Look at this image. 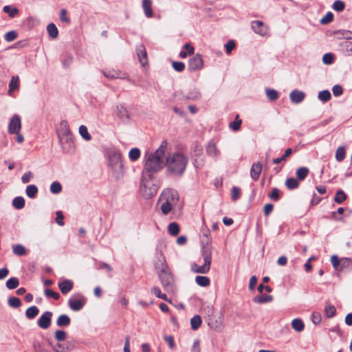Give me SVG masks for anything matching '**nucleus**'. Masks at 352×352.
I'll return each instance as SVG.
<instances>
[{
	"label": "nucleus",
	"mask_w": 352,
	"mask_h": 352,
	"mask_svg": "<svg viewBox=\"0 0 352 352\" xmlns=\"http://www.w3.org/2000/svg\"><path fill=\"white\" fill-rule=\"evenodd\" d=\"M167 150L168 143L166 141H163L155 151L146 153L142 173L154 175L160 171L165 165L164 159Z\"/></svg>",
	"instance_id": "obj_1"
},
{
	"label": "nucleus",
	"mask_w": 352,
	"mask_h": 352,
	"mask_svg": "<svg viewBox=\"0 0 352 352\" xmlns=\"http://www.w3.org/2000/svg\"><path fill=\"white\" fill-rule=\"evenodd\" d=\"M155 268L158 274L164 289L173 292L174 289V278L168 266L165 257L160 252L155 263Z\"/></svg>",
	"instance_id": "obj_2"
},
{
	"label": "nucleus",
	"mask_w": 352,
	"mask_h": 352,
	"mask_svg": "<svg viewBox=\"0 0 352 352\" xmlns=\"http://www.w3.org/2000/svg\"><path fill=\"white\" fill-rule=\"evenodd\" d=\"M188 160L181 153H173L166 157L165 166L168 174L181 176L184 173Z\"/></svg>",
	"instance_id": "obj_3"
},
{
	"label": "nucleus",
	"mask_w": 352,
	"mask_h": 352,
	"mask_svg": "<svg viewBox=\"0 0 352 352\" xmlns=\"http://www.w3.org/2000/svg\"><path fill=\"white\" fill-rule=\"evenodd\" d=\"M179 196L178 192L173 189H166L163 191L159 198L161 202L160 209L163 214H168L179 201Z\"/></svg>",
	"instance_id": "obj_4"
},
{
	"label": "nucleus",
	"mask_w": 352,
	"mask_h": 352,
	"mask_svg": "<svg viewBox=\"0 0 352 352\" xmlns=\"http://www.w3.org/2000/svg\"><path fill=\"white\" fill-rule=\"evenodd\" d=\"M108 166L115 178L119 179L124 174V165L121 153L116 150H109L107 154Z\"/></svg>",
	"instance_id": "obj_5"
},
{
	"label": "nucleus",
	"mask_w": 352,
	"mask_h": 352,
	"mask_svg": "<svg viewBox=\"0 0 352 352\" xmlns=\"http://www.w3.org/2000/svg\"><path fill=\"white\" fill-rule=\"evenodd\" d=\"M158 188V184L154 179L153 175L142 173L140 192L146 199H150L155 196L157 192Z\"/></svg>",
	"instance_id": "obj_6"
},
{
	"label": "nucleus",
	"mask_w": 352,
	"mask_h": 352,
	"mask_svg": "<svg viewBox=\"0 0 352 352\" xmlns=\"http://www.w3.org/2000/svg\"><path fill=\"white\" fill-rule=\"evenodd\" d=\"M201 254L204 261L202 265H199L195 263H192L191 270L195 273L206 274L210 269L212 262V250L210 246H204Z\"/></svg>",
	"instance_id": "obj_7"
},
{
	"label": "nucleus",
	"mask_w": 352,
	"mask_h": 352,
	"mask_svg": "<svg viewBox=\"0 0 352 352\" xmlns=\"http://www.w3.org/2000/svg\"><path fill=\"white\" fill-rule=\"evenodd\" d=\"M85 303V298L80 295L78 296H74L71 298L68 301L69 308L74 311L80 310Z\"/></svg>",
	"instance_id": "obj_8"
},
{
	"label": "nucleus",
	"mask_w": 352,
	"mask_h": 352,
	"mask_svg": "<svg viewBox=\"0 0 352 352\" xmlns=\"http://www.w3.org/2000/svg\"><path fill=\"white\" fill-rule=\"evenodd\" d=\"M21 129V120L19 115H14L8 124V133L10 134H14L20 132Z\"/></svg>",
	"instance_id": "obj_9"
},
{
	"label": "nucleus",
	"mask_w": 352,
	"mask_h": 352,
	"mask_svg": "<svg viewBox=\"0 0 352 352\" xmlns=\"http://www.w3.org/2000/svg\"><path fill=\"white\" fill-rule=\"evenodd\" d=\"M204 61L200 54H197L192 58H190L188 63V67L190 71L199 70L203 67Z\"/></svg>",
	"instance_id": "obj_10"
},
{
	"label": "nucleus",
	"mask_w": 352,
	"mask_h": 352,
	"mask_svg": "<svg viewBox=\"0 0 352 352\" xmlns=\"http://www.w3.org/2000/svg\"><path fill=\"white\" fill-rule=\"evenodd\" d=\"M59 142L65 153H69L74 150V144L72 135L58 138Z\"/></svg>",
	"instance_id": "obj_11"
},
{
	"label": "nucleus",
	"mask_w": 352,
	"mask_h": 352,
	"mask_svg": "<svg viewBox=\"0 0 352 352\" xmlns=\"http://www.w3.org/2000/svg\"><path fill=\"white\" fill-rule=\"evenodd\" d=\"M52 313L51 311H45L38 320V325L43 329H47L51 324Z\"/></svg>",
	"instance_id": "obj_12"
},
{
	"label": "nucleus",
	"mask_w": 352,
	"mask_h": 352,
	"mask_svg": "<svg viewBox=\"0 0 352 352\" xmlns=\"http://www.w3.org/2000/svg\"><path fill=\"white\" fill-rule=\"evenodd\" d=\"M251 27L254 32L261 36H265L267 34V28L264 25L261 21H254L251 23Z\"/></svg>",
	"instance_id": "obj_13"
},
{
	"label": "nucleus",
	"mask_w": 352,
	"mask_h": 352,
	"mask_svg": "<svg viewBox=\"0 0 352 352\" xmlns=\"http://www.w3.org/2000/svg\"><path fill=\"white\" fill-rule=\"evenodd\" d=\"M58 138L72 135L69 129V126L66 120H63L57 130Z\"/></svg>",
	"instance_id": "obj_14"
},
{
	"label": "nucleus",
	"mask_w": 352,
	"mask_h": 352,
	"mask_svg": "<svg viewBox=\"0 0 352 352\" xmlns=\"http://www.w3.org/2000/svg\"><path fill=\"white\" fill-rule=\"evenodd\" d=\"M137 55L141 65L143 67H145L148 63V59L147 54L144 46L141 45L137 47Z\"/></svg>",
	"instance_id": "obj_15"
},
{
	"label": "nucleus",
	"mask_w": 352,
	"mask_h": 352,
	"mask_svg": "<svg viewBox=\"0 0 352 352\" xmlns=\"http://www.w3.org/2000/svg\"><path fill=\"white\" fill-rule=\"evenodd\" d=\"M74 283L70 280H64L58 283V288L63 295L68 294L73 288Z\"/></svg>",
	"instance_id": "obj_16"
},
{
	"label": "nucleus",
	"mask_w": 352,
	"mask_h": 352,
	"mask_svg": "<svg viewBox=\"0 0 352 352\" xmlns=\"http://www.w3.org/2000/svg\"><path fill=\"white\" fill-rule=\"evenodd\" d=\"M340 51L344 55L352 56V42L344 41L339 45Z\"/></svg>",
	"instance_id": "obj_17"
},
{
	"label": "nucleus",
	"mask_w": 352,
	"mask_h": 352,
	"mask_svg": "<svg viewBox=\"0 0 352 352\" xmlns=\"http://www.w3.org/2000/svg\"><path fill=\"white\" fill-rule=\"evenodd\" d=\"M262 170V164L260 162L254 163L250 170V176L254 181L258 180Z\"/></svg>",
	"instance_id": "obj_18"
},
{
	"label": "nucleus",
	"mask_w": 352,
	"mask_h": 352,
	"mask_svg": "<svg viewBox=\"0 0 352 352\" xmlns=\"http://www.w3.org/2000/svg\"><path fill=\"white\" fill-rule=\"evenodd\" d=\"M51 345L56 352H69L73 348V345L69 342L66 344L51 343Z\"/></svg>",
	"instance_id": "obj_19"
},
{
	"label": "nucleus",
	"mask_w": 352,
	"mask_h": 352,
	"mask_svg": "<svg viewBox=\"0 0 352 352\" xmlns=\"http://www.w3.org/2000/svg\"><path fill=\"white\" fill-rule=\"evenodd\" d=\"M289 97L294 103H299L303 100L305 94L302 91L295 89L290 93Z\"/></svg>",
	"instance_id": "obj_20"
},
{
	"label": "nucleus",
	"mask_w": 352,
	"mask_h": 352,
	"mask_svg": "<svg viewBox=\"0 0 352 352\" xmlns=\"http://www.w3.org/2000/svg\"><path fill=\"white\" fill-rule=\"evenodd\" d=\"M152 2L151 0H143L142 1V8L145 16L147 18H151L153 16L152 10Z\"/></svg>",
	"instance_id": "obj_21"
},
{
	"label": "nucleus",
	"mask_w": 352,
	"mask_h": 352,
	"mask_svg": "<svg viewBox=\"0 0 352 352\" xmlns=\"http://www.w3.org/2000/svg\"><path fill=\"white\" fill-rule=\"evenodd\" d=\"M273 297L271 295H262V296H256L253 298V301L256 303L263 304L266 302H270L272 301Z\"/></svg>",
	"instance_id": "obj_22"
},
{
	"label": "nucleus",
	"mask_w": 352,
	"mask_h": 352,
	"mask_svg": "<svg viewBox=\"0 0 352 352\" xmlns=\"http://www.w3.org/2000/svg\"><path fill=\"white\" fill-rule=\"evenodd\" d=\"M70 322H71V320H70L69 317L65 314L60 315L56 320V324L58 327L68 326L70 324Z\"/></svg>",
	"instance_id": "obj_23"
},
{
	"label": "nucleus",
	"mask_w": 352,
	"mask_h": 352,
	"mask_svg": "<svg viewBox=\"0 0 352 352\" xmlns=\"http://www.w3.org/2000/svg\"><path fill=\"white\" fill-rule=\"evenodd\" d=\"M347 197V195L342 190H338L336 193L333 201L338 204H341L346 200Z\"/></svg>",
	"instance_id": "obj_24"
},
{
	"label": "nucleus",
	"mask_w": 352,
	"mask_h": 352,
	"mask_svg": "<svg viewBox=\"0 0 352 352\" xmlns=\"http://www.w3.org/2000/svg\"><path fill=\"white\" fill-rule=\"evenodd\" d=\"M12 250L13 253L19 256H25L27 254V250L21 244L14 245L12 246Z\"/></svg>",
	"instance_id": "obj_25"
},
{
	"label": "nucleus",
	"mask_w": 352,
	"mask_h": 352,
	"mask_svg": "<svg viewBox=\"0 0 352 352\" xmlns=\"http://www.w3.org/2000/svg\"><path fill=\"white\" fill-rule=\"evenodd\" d=\"M206 153L209 156L217 157L218 155V151L215 144L210 142L206 146Z\"/></svg>",
	"instance_id": "obj_26"
},
{
	"label": "nucleus",
	"mask_w": 352,
	"mask_h": 352,
	"mask_svg": "<svg viewBox=\"0 0 352 352\" xmlns=\"http://www.w3.org/2000/svg\"><path fill=\"white\" fill-rule=\"evenodd\" d=\"M309 170L307 167H300L296 170V177L298 180H304L308 175Z\"/></svg>",
	"instance_id": "obj_27"
},
{
	"label": "nucleus",
	"mask_w": 352,
	"mask_h": 352,
	"mask_svg": "<svg viewBox=\"0 0 352 352\" xmlns=\"http://www.w3.org/2000/svg\"><path fill=\"white\" fill-rule=\"evenodd\" d=\"M292 327L297 332L302 331L305 328L302 320L299 318H296L292 320Z\"/></svg>",
	"instance_id": "obj_28"
},
{
	"label": "nucleus",
	"mask_w": 352,
	"mask_h": 352,
	"mask_svg": "<svg viewBox=\"0 0 352 352\" xmlns=\"http://www.w3.org/2000/svg\"><path fill=\"white\" fill-rule=\"evenodd\" d=\"M104 76L109 78H122L124 77V74H121L120 72L116 70H109L104 72Z\"/></svg>",
	"instance_id": "obj_29"
},
{
	"label": "nucleus",
	"mask_w": 352,
	"mask_h": 352,
	"mask_svg": "<svg viewBox=\"0 0 352 352\" xmlns=\"http://www.w3.org/2000/svg\"><path fill=\"white\" fill-rule=\"evenodd\" d=\"M38 312L39 310L37 307L32 306L26 310L25 316L29 319H33L38 315Z\"/></svg>",
	"instance_id": "obj_30"
},
{
	"label": "nucleus",
	"mask_w": 352,
	"mask_h": 352,
	"mask_svg": "<svg viewBox=\"0 0 352 352\" xmlns=\"http://www.w3.org/2000/svg\"><path fill=\"white\" fill-rule=\"evenodd\" d=\"M202 320L199 315L194 316L190 319L191 328L193 330H197L201 324Z\"/></svg>",
	"instance_id": "obj_31"
},
{
	"label": "nucleus",
	"mask_w": 352,
	"mask_h": 352,
	"mask_svg": "<svg viewBox=\"0 0 352 352\" xmlns=\"http://www.w3.org/2000/svg\"><path fill=\"white\" fill-rule=\"evenodd\" d=\"M195 280L197 285L201 287H208L210 283V278L204 276H197Z\"/></svg>",
	"instance_id": "obj_32"
},
{
	"label": "nucleus",
	"mask_w": 352,
	"mask_h": 352,
	"mask_svg": "<svg viewBox=\"0 0 352 352\" xmlns=\"http://www.w3.org/2000/svg\"><path fill=\"white\" fill-rule=\"evenodd\" d=\"M47 30L50 37H52V38H57L58 34V30L54 23H50L47 27Z\"/></svg>",
	"instance_id": "obj_33"
},
{
	"label": "nucleus",
	"mask_w": 352,
	"mask_h": 352,
	"mask_svg": "<svg viewBox=\"0 0 352 352\" xmlns=\"http://www.w3.org/2000/svg\"><path fill=\"white\" fill-rule=\"evenodd\" d=\"M3 10L5 13L8 14L10 18L15 17L19 13V10L16 8H12L10 6H5Z\"/></svg>",
	"instance_id": "obj_34"
},
{
	"label": "nucleus",
	"mask_w": 352,
	"mask_h": 352,
	"mask_svg": "<svg viewBox=\"0 0 352 352\" xmlns=\"http://www.w3.org/2000/svg\"><path fill=\"white\" fill-rule=\"evenodd\" d=\"M13 206L17 209H22L25 206V199L22 197H16L12 201Z\"/></svg>",
	"instance_id": "obj_35"
},
{
	"label": "nucleus",
	"mask_w": 352,
	"mask_h": 352,
	"mask_svg": "<svg viewBox=\"0 0 352 352\" xmlns=\"http://www.w3.org/2000/svg\"><path fill=\"white\" fill-rule=\"evenodd\" d=\"M26 195L30 198H34L36 197L38 192V188L35 185H29L27 186L25 190Z\"/></svg>",
	"instance_id": "obj_36"
},
{
	"label": "nucleus",
	"mask_w": 352,
	"mask_h": 352,
	"mask_svg": "<svg viewBox=\"0 0 352 352\" xmlns=\"http://www.w3.org/2000/svg\"><path fill=\"white\" fill-rule=\"evenodd\" d=\"M19 285V280L16 277L9 278L6 282V287L9 289H16Z\"/></svg>",
	"instance_id": "obj_37"
},
{
	"label": "nucleus",
	"mask_w": 352,
	"mask_h": 352,
	"mask_svg": "<svg viewBox=\"0 0 352 352\" xmlns=\"http://www.w3.org/2000/svg\"><path fill=\"white\" fill-rule=\"evenodd\" d=\"M285 186L288 189L292 190L298 188L299 183L296 179L291 177L286 179Z\"/></svg>",
	"instance_id": "obj_38"
},
{
	"label": "nucleus",
	"mask_w": 352,
	"mask_h": 352,
	"mask_svg": "<svg viewBox=\"0 0 352 352\" xmlns=\"http://www.w3.org/2000/svg\"><path fill=\"white\" fill-rule=\"evenodd\" d=\"M241 123L242 121L241 119H239V116L237 114L235 116L234 121L230 122L229 126L233 131H236L240 129Z\"/></svg>",
	"instance_id": "obj_39"
},
{
	"label": "nucleus",
	"mask_w": 352,
	"mask_h": 352,
	"mask_svg": "<svg viewBox=\"0 0 352 352\" xmlns=\"http://www.w3.org/2000/svg\"><path fill=\"white\" fill-rule=\"evenodd\" d=\"M340 267V270H343L346 268L352 270V259L348 258H341Z\"/></svg>",
	"instance_id": "obj_40"
},
{
	"label": "nucleus",
	"mask_w": 352,
	"mask_h": 352,
	"mask_svg": "<svg viewBox=\"0 0 352 352\" xmlns=\"http://www.w3.org/2000/svg\"><path fill=\"white\" fill-rule=\"evenodd\" d=\"M140 156V151L138 148H133L129 153V157L132 162H135L139 159Z\"/></svg>",
	"instance_id": "obj_41"
},
{
	"label": "nucleus",
	"mask_w": 352,
	"mask_h": 352,
	"mask_svg": "<svg viewBox=\"0 0 352 352\" xmlns=\"http://www.w3.org/2000/svg\"><path fill=\"white\" fill-rule=\"evenodd\" d=\"M79 133L82 136V138L87 141H89L91 139V137L88 132L87 128L85 125L80 126Z\"/></svg>",
	"instance_id": "obj_42"
},
{
	"label": "nucleus",
	"mask_w": 352,
	"mask_h": 352,
	"mask_svg": "<svg viewBox=\"0 0 352 352\" xmlns=\"http://www.w3.org/2000/svg\"><path fill=\"white\" fill-rule=\"evenodd\" d=\"M318 99L323 102H326L331 98V94L327 89H324L318 94Z\"/></svg>",
	"instance_id": "obj_43"
},
{
	"label": "nucleus",
	"mask_w": 352,
	"mask_h": 352,
	"mask_svg": "<svg viewBox=\"0 0 352 352\" xmlns=\"http://www.w3.org/2000/svg\"><path fill=\"white\" fill-rule=\"evenodd\" d=\"M345 148L343 146H340L337 148L336 152V159L338 162H342L345 157Z\"/></svg>",
	"instance_id": "obj_44"
},
{
	"label": "nucleus",
	"mask_w": 352,
	"mask_h": 352,
	"mask_svg": "<svg viewBox=\"0 0 352 352\" xmlns=\"http://www.w3.org/2000/svg\"><path fill=\"white\" fill-rule=\"evenodd\" d=\"M336 307L331 305H328L324 308L325 316L329 318L333 317L336 314Z\"/></svg>",
	"instance_id": "obj_45"
},
{
	"label": "nucleus",
	"mask_w": 352,
	"mask_h": 352,
	"mask_svg": "<svg viewBox=\"0 0 352 352\" xmlns=\"http://www.w3.org/2000/svg\"><path fill=\"white\" fill-rule=\"evenodd\" d=\"M168 232L173 236L177 235L179 232V225L175 222L170 223L168 225Z\"/></svg>",
	"instance_id": "obj_46"
},
{
	"label": "nucleus",
	"mask_w": 352,
	"mask_h": 352,
	"mask_svg": "<svg viewBox=\"0 0 352 352\" xmlns=\"http://www.w3.org/2000/svg\"><path fill=\"white\" fill-rule=\"evenodd\" d=\"M62 190V186L58 182H54L50 186V191L52 193L58 194Z\"/></svg>",
	"instance_id": "obj_47"
},
{
	"label": "nucleus",
	"mask_w": 352,
	"mask_h": 352,
	"mask_svg": "<svg viewBox=\"0 0 352 352\" xmlns=\"http://www.w3.org/2000/svg\"><path fill=\"white\" fill-rule=\"evenodd\" d=\"M8 305L14 308H18L21 305V301L19 298L11 297L8 299Z\"/></svg>",
	"instance_id": "obj_48"
},
{
	"label": "nucleus",
	"mask_w": 352,
	"mask_h": 352,
	"mask_svg": "<svg viewBox=\"0 0 352 352\" xmlns=\"http://www.w3.org/2000/svg\"><path fill=\"white\" fill-rule=\"evenodd\" d=\"M266 96L269 100L273 101L278 99L279 94L275 89H266Z\"/></svg>",
	"instance_id": "obj_49"
},
{
	"label": "nucleus",
	"mask_w": 352,
	"mask_h": 352,
	"mask_svg": "<svg viewBox=\"0 0 352 352\" xmlns=\"http://www.w3.org/2000/svg\"><path fill=\"white\" fill-rule=\"evenodd\" d=\"M334 56L331 53L324 54L322 56V62L324 65H331L333 62Z\"/></svg>",
	"instance_id": "obj_50"
},
{
	"label": "nucleus",
	"mask_w": 352,
	"mask_h": 352,
	"mask_svg": "<svg viewBox=\"0 0 352 352\" xmlns=\"http://www.w3.org/2000/svg\"><path fill=\"white\" fill-rule=\"evenodd\" d=\"M331 262L332 263L333 267L336 270L340 271V262L341 259H339V258L336 255H333L331 257Z\"/></svg>",
	"instance_id": "obj_51"
},
{
	"label": "nucleus",
	"mask_w": 352,
	"mask_h": 352,
	"mask_svg": "<svg viewBox=\"0 0 352 352\" xmlns=\"http://www.w3.org/2000/svg\"><path fill=\"white\" fill-rule=\"evenodd\" d=\"M333 9L337 12H341L344 9V3L340 0H336L333 4Z\"/></svg>",
	"instance_id": "obj_52"
},
{
	"label": "nucleus",
	"mask_w": 352,
	"mask_h": 352,
	"mask_svg": "<svg viewBox=\"0 0 352 352\" xmlns=\"http://www.w3.org/2000/svg\"><path fill=\"white\" fill-rule=\"evenodd\" d=\"M45 294L47 298H52L54 300H58L60 298V295L58 292H54L52 289H47L45 290Z\"/></svg>",
	"instance_id": "obj_53"
},
{
	"label": "nucleus",
	"mask_w": 352,
	"mask_h": 352,
	"mask_svg": "<svg viewBox=\"0 0 352 352\" xmlns=\"http://www.w3.org/2000/svg\"><path fill=\"white\" fill-rule=\"evenodd\" d=\"M241 190L238 187L233 186L231 190V197L233 201H236L240 197Z\"/></svg>",
	"instance_id": "obj_54"
},
{
	"label": "nucleus",
	"mask_w": 352,
	"mask_h": 352,
	"mask_svg": "<svg viewBox=\"0 0 352 352\" xmlns=\"http://www.w3.org/2000/svg\"><path fill=\"white\" fill-rule=\"evenodd\" d=\"M17 38V34L15 31H10L7 32L4 38L8 42H11L14 41Z\"/></svg>",
	"instance_id": "obj_55"
},
{
	"label": "nucleus",
	"mask_w": 352,
	"mask_h": 352,
	"mask_svg": "<svg viewBox=\"0 0 352 352\" xmlns=\"http://www.w3.org/2000/svg\"><path fill=\"white\" fill-rule=\"evenodd\" d=\"M55 339L58 341H63L66 338V332L63 330H57L55 332Z\"/></svg>",
	"instance_id": "obj_56"
},
{
	"label": "nucleus",
	"mask_w": 352,
	"mask_h": 352,
	"mask_svg": "<svg viewBox=\"0 0 352 352\" xmlns=\"http://www.w3.org/2000/svg\"><path fill=\"white\" fill-rule=\"evenodd\" d=\"M173 69L179 72H182L185 68V65L182 62L174 61L172 63Z\"/></svg>",
	"instance_id": "obj_57"
},
{
	"label": "nucleus",
	"mask_w": 352,
	"mask_h": 352,
	"mask_svg": "<svg viewBox=\"0 0 352 352\" xmlns=\"http://www.w3.org/2000/svg\"><path fill=\"white\" fill-rule=\"evenodd\" d=\"M333 19V15L331 12L327 13L320 20L322 24H327L331 22Z\"/></svg>",
	"instance_id": "obj_58"
},
{
	"label": "nucleus",
	"mask_w": 352,
	"mask_h": 352,
	"mask_svg": "<svg viewBox=\"0 0 352 352\" xmlns=\"http://www.w3.org/2000/svg\"><path fill=\"white\" fill-rule=\"evenodd\" d=\"M118 116L121 119L125 118V119L128 120L130 118L128 111L125 108H123V107H121L119 109Z\"/></svg>",
	"instance_id": "obj_59"
},
{
	"label": "nucleus",
	"mask_w": 352,
	"mask_h": 352,
	"mask_svg": "<svg viewBox=\"0 0 352 352\" xmlns=\"http://www.w3.org/2000/svg\"><path fill=\"white\" fill-rule=\"evenodd\" d=\"M331 36H333L335 39L337 40H342L344 39V30H340L338 31L333 32L331 34Z\"/></svg>",
	"instance_id": "obj_60"
},
{
	"label": "nucleus",
	"mask_w": 352,
	"mask_h": 352,
	"mask_svg": "<svg viewBox=\"0 0 352 352\" xmlns=\"http://www.w3.org/2000/svg\"><path fill=\"white\" fill-rule=\"evenodd\" d=\"M56 222L59 225V226H64L65 223H64V216L63 214V212L61 211H57L56 213Z\"/></svg>",
	"instance_id": "obj_61"
},
{
	"label": "nucleus",
	"mask_w": 352,
	"mask_h": 352,
	"mask_svg": "<svg viewBox=\"0 0 352 352\" xmlns=\"http://www.w3.org/2000/svg\"><path fill=\"white\" fill-rule=\"evenodd\" d=\"M235 43L234 41H229L226 45L225 48L226 50V53L230 54L231 52L235 48Z\"/></svg>",
	"instance_id": "obj_62"
},
{
	"label": "nucleus",
	"mask_w": 352,
	"mask_h": 352,
	"mask_svg": "<svg viewBox=\"0 0 352 352\" xmlns=\"http://www.w3.org/2000/svg\"><path fill=\"white\" fill-rule=\"evenodd\" d=\"M269 197L273 200H278L280 197L278 189L276 188H274L271 193L269 194Z\"/></svg>",
	"instance_id": "obj_63"
},
{
	"label": "nucleus",
	"mask_w": 352,
	"mask_h": 352,
	"mask_svg": "<svg viewBox=\"0 0 352 352\" xmlns=\"http://www.w3.org/2000/svg\"><path fill=\"white\" fill-rule=\"evenodd\" d=\"M33 177V174L31 171L25 173L21 177V181L23 184L28 183L30 179Z\"/></svg>",
	"instance_id": "obj_64"
}]
</instances>
